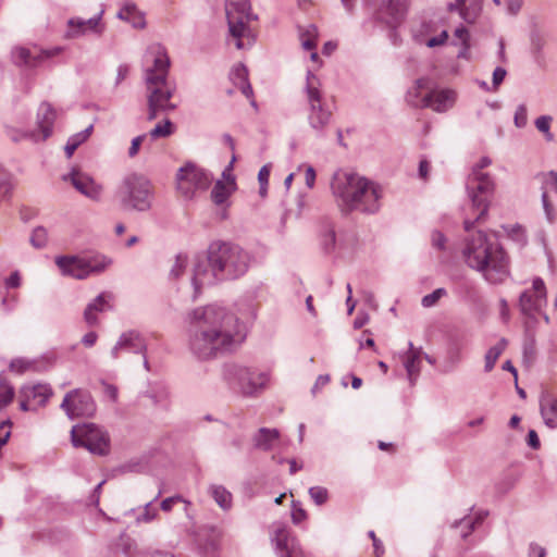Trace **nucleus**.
<instances>
[{
    "mask_svg": "<svg viewBox=\"0 0 557 557\" xmlns=\"http://www.w3.org/2000/svg\"><path fill=\"white\" fill-rule=\"evenodd\" d=\"M188 347L199 359L231 351L245 338V326L225 308L208 305L187 313Z\"/></svg>",
    "mask_w": 557,
    "mask_h": 557,
    "instance_id": "f257e3e1",
    "label": "nucleus"
},
{
    "mask_svg": "<svg viewBox=\"0 0 557 557\" xmlns=\"http://www.w3.org/2000/svg\"><path fill=\"white\" fill-rule=\"evenodd\" d=\"M251 262V257L238 244L230 240H212L207 248L206 259L194 264L193 285L197 293L205 285L232 281L243 276Z\"/></svg>",
    "mask_w": 557,
    "mask_h": 557,
    "instance_id": "f03ea898",
    "label": "nucleus"
},
{
    "mask_svg": "<svg viewBox=\"0 0 557 557\" xmlns=\"http://www.w3.org/2000/svg\"><path fill=\"white\" fill-rule=\"evenodd\" d=\"M462 255L466 263L482 273L491 284H500L509 276V258L497 239L478 231L466 238Z\"/></svg>",
    "mask_w": 557,
    "mask_h": 557,
    "instance_id": "7ed1b4c3",
    "label": "nucleus"
},
{
    "mask_svg": "<svg viewBox=\"0 0 557 557\" xmlns=\"http://www.w3.org/2000/svg\"><path fill=\"white\" fill-rule=\"evenodd\" d=\"M331 189L338 208L344 213L351 211L375 213L380 209L381 188L357 173L335 172Z\"/></svg>",
    "mask_w": 557,
    "mask_h": 557,
    "instance_id": "20e7f679",
    "label": "nucleus"
},
{
    "mask_svg": "<svg viewBox=\"0 0 557 557\" xmlns=\"http://www.w3.org/2000/svg\"><path fill=\"white\" fill-rule=\"evenodd\" d=\"M145 62L147 64L145 81L148 91V120L152 121L160 113L176 108L170 102L175 86L168 81L170 58L161 44H152L147 48Z\"/></svg>",
    "mask_w": 557,
    "mask_h": 557,
    "instance_id": "39448f33",
    "label": "nucleus"
},
{
    "mask_svg": "<svg viewBox=\"0 0 557 557\" xmlns=\"http://www.w3.org/2000/svg\"><path fill=\"white\" fill-rule=\"evenodd\" d=\"M466 188L473 210L478 211L473 220L465 219L463 221L465 230L470 232L475 223L485 220L496 184L488 173L471 172L467 178Z\"/></svg>",
    "mask_w": 557,
    "mask_h": 557,
    "instance_id": "423d86ee",
    "label": "nucleus"
},
{
    "mask_svg": "<svg viewBox=\"0 0 557 557\" xmlns=\"http://www.w3.org/2000/svg\"><path fill=\"white\" fill-rule=\"evenodd\" d=\"M305 92L308 103V124L317 137H324L326 128L332 121L333 113L323 101L320 82L311 71L307 72Z\"/></svg>",
    "mask_w": 557,
    "mask_h": 557,
    "instance_id": "0eeeda50",
    "label": "nucleus"
},
{
    "mask_svg": "<svg viewBox=\"0 0 557 557\" xmlns=\"http://www.w3.org/2000/svg\"><path fill=\"white\" fill-rule=\"evenodd\" d=\"M223 377L231 388L245 396H252L263 391L269 381L267 372H259L236 363L224 366Z\"/></svg>",
    "mask_w": 557,
    "mask_h": 557,
    "instance_id": "6e6552de",
    "label": "nucleus"
},
{
    "mask_svg": "<svg viewBox=\"0 0 557 557\" xmlns=\"http://www.w3.org/2000/svg\"><path fill=\"white\" fill-rule=\"evenodd\" d=\"M225 10L230 34L236 39V48L246 47L243 38H247L248 45H251L255 36L247 24L257 20V15L252 14L249 0H227Z\"/></svg>",
    "mask_w": 557,
    "mask_h": 557,
    "instance_id": "1a4fd4ad",
    "label": "nucleus"
},
{
    "mask_svg": "<svg viewBox=\"0 0 557 557\" xmlns=\"http://www.w3.org/2000/svg\"><path fill=\"white\" fill-rule=\"evenodd\" d=\"M55 263L63 275L84 280L91 274H98L104 271L111 263V260L104 256L86 258L77 256H61L57 257Z\"/></svg>",
    "mask_w": 557,
    "mask_h": 557,
    "instance_id": "9d476101",
    "label": "nucleus"
},
{
    "mask_svg": "<svg viewBox=\"0 0 557 557\" xmlns=\"http://www.w3.org/2000/svg\"><path fill=\"white\" fill-rule=\"evenodd\" d=\"M212 175L193 162H187L176 173V189L182 198L191 200L198 191L206 190L211 182Z\"/></svg>",
    "mask_w": 557,
    "mask_h": 557,
    "instance_id": "9b49d317",
    "label": "nucleus"
},
{
    "mask_svg": "<svg viewBox=\"0 0 557 557\" xmlns=\"http://www.w3.org/2000/svg\"><path fill=\"white\" fill-rule=\"evenodd\" d=\"M71 438L75 447H85L95 455L104 456L110 450L108 433L92 423L73 426Z\"/></svg>",
    "mask_w": 557,
    "mask_h": 557,
    "instance_id": "f8f14e48",
    "label": "nucleus"
},
{
    "mask_svg": "<svg viewBox=\"0 0 557 557\" xmlns=\"http://www.w3.org/2000/svg\"><path fill=\"white\" fill-rule=\"evenodd\" d=\"M61 52V47L39 49L37 47L27 48L16 46L11 51V59L18 67L35 69L41 65L45 61L59 55Z\"/></svg>",
    "mask_w": 557,
    "mask_h": 557,
    "instance_id": "ddd939ff",
    "label": "nucleus"
},
{
    "mask_svg": "<svg viewBox=\"0 0 557 557\" xmlns=\"http://www.w3.org/2000/svg\"><path fill=\"white\" fill-rule=\"evenodd\" d=\"M57 111L49 102H41L37 111V131L24 132L12 137L13 140L30 139L44 141L52 135Z\"/></svg>",
    "mask_w": 557,
    "mask_h": 557,
    "instance_id": "4468645a",
    "label": "nucleus"
},
{
    "mask_svg": "<svg viewBox=\"0 0 557 557\" xmlns=\"http://www.w3.org/2000/svg\"><path fill=\"white\" fill-rule=\"evenodd\" d=\"M407 1L408 0H380L375 9V18L393 29V37H396L395 29L405 18Z\"/></svg>",
    "mask_w": 557,
    "mask_h": 557,
    "instance_id": "2eb2a0df",
    "label": "nucleus"
},
{
    "mask_svg": "<svg viewBox=\"0 0 557 557\" xmlns=\"http://www.w3.org/2000/svg\"><path fill=\"white\" fill-rule=\"evenodd\" d=\"M546 287L541 277H535L532 287L525 289L519 297L521 312L528 317H534L546 305Z\"/></svg>",
    "mask_w": 557,
    "mask_h": 557,
    "instance_id": "dca6fc26",
    "label": "nucleus"
},
{
    "mask_svg": "<svg viewBox=\"0 0 557 557\" xmlns=\"http://www.w3.org/2000/svg\"><path fill=\"white\" fill-rule=\"evenodd\" d=\"M139 174L136 171L125 173L116 188L115 196L125 210H136L139 203Z\"/></svg>",
    "mask_w": 557,
    "mask_h": 557,
    "instance_id": "f3484780",
    "label": "nucleus"
},
{
    "mask_svg": "<svg viewBox=\"0 0 557 557\" xmlns=\"http://www.w3.org/2000/svg\"><path fill=\"white\" fill-rule=\"evenodd\" d=\"M61 408L73 419L81 416H90L95 411V404L88 393L73 389L64 396Z\"/></svg>",
    "mask_w": 557,
    "mask_h": 557,
    "instance_id": "a211bd4d",
    "label": "nucleus"
},
{
    "mask_svg": "<svg viewBox=\"0 0 557 557\" xmlns=\"http://www.w3.org/2000/svg\"><path fill=\"white\" fill-rule=\"evenodd\" d=\"M51 395L52 389L47 384L24 386L20 395V409L23 411L37 410L46 405Z\"/></svg>",
    "mask_w": 557,
    "mask_h": 557,
    "instance_id": "6ab92c4d",
    "label": "nucleus"
},
{
    "mask_svg": "<svg viewBox=\"0 0 557 557\" xmlns=\"http://www.w3.org/2000/svg\"><path fill=\"white\" fill-rule=\"evenodd\" d=\"M271 540L278 557H304L301 547L294 537H290L285 525L277 524Z\"/></svg>",
    "mask_w": 557,
    "mask_h": 557,
    "instance_id": "aec40b11",
    "label": "nucleus"
},
{
    "mask_svg": "<svg viewBox=\"0 0 557 557\" xmlns=\"http://www.w3.org/2000/svg\"><path fill=\"white\" fill-rule=\"evenodd\" d=\"M64 181H71L72 185L81 194L86 197L98 200L101 195V187L97 185L89 176L73 170L71 173L63 176Z\"/></svg>",
    "mask_w": 557,
    "mask_h": 557,
    "instance_id": "412c9836",
    "label": "nucleus"
},
{
    "mask_svg": "<svg viewBox=\"0 0 557 557\" xmlns=\"http://www.w3.org/2000/svg\"><path fill=\"white\" fill-rule=\"evenodd\" d=\"M483 0H455L447 4L449 12H458L459 16L469 24L476 21L482 12Z\"/></svg>",
    "mask_w": 557,
    "mask_h": 557,
    "instance_id": "4be33fe9",
    "label": "nucleus"
},
{
    "mask_svg": "<svg viewBox=\"0 0 557 557\" xmlns=\"http://www.w3.org/2000/svg\"><path fill=\"white\" fill-rule=\"evenodd\" d=\"M112 295L103 292L92 299L84 310V320L89 326H96L99 323L98 313L111 310Z\"/></svg>",
    "mask_w": 557,
    "mask_h": 557,
    "instance_id": "5701e85b",
    "label": "nucleus"
},
{
    "mask_svg": "<svg viewBox=\"0 0 557 557\" xmlns=\"http://www.w3.org/2000/svg\"><path fill=\"white\" fill-rule=\"evenodd\" d=\"M540 412L547 428H557V397L548 389L541 392Z\"/></svg>",
    "mask_w": 557,
    "mask_h": 557,
    "instance_id": "b1692460",
    "label": "nucleus"
},
{
    "mask_svg": "<svg viewBox=\"0 0 557 557\" xmlns=\"http://www.w3.org/2000/svg\"><path fill=\"white\" fill-rule=\"evenodd\" d=\"M456 100V94L450 89H440L435 90L430 85V89L428 91V106L425 108H431L436 112H445L450 109Z\"/></svg>",
    "mask_w": 557,
    "mask_h": 557,
    "instance_id": "393cba45",
    "label": "nucleus"
},
{
    "mask_svg": "<svg viewBox=\"0 0 557 557\" xmlns=\"http://www.w3.org/2000/svg\"><path fill=\"white\" fill-rule=\"evenodd\" d=\"M431 81L426 77L418 78L407 90L406 101L413 108H425L428 106V91Z\"/></svg>",
    "mask_w": 557,
    "mask_h": 557,
    "instance_id": "a878e982",
    "label": "nucleus"
},
{
    "mask_svg": "<svg viewBox=\"0 0 557 557\" xmlns=\"http://www.w3.org/2000/svg\"><path fill=\"white\" fill-rule=\"evenodd\" d=\"M139 333L136 331L124 332L114 347L111 349V357L119 359L124 355L138 352Z\"/></svg>",
    "mask_w": 557,
    "mask_h": 557,
    "instance_id": "bb28decb",
    "label": "nucleus"
},
{
    "mask_svg": "<svg viewBox=\"0 0 557 557\" xmlns=\"http://www.w3.org/2000/svg\"><path fill=\"white\" fill-rule=\"evenodd\" d=\"M145 398L153 407L162 409L168 408L169 405V393L168 388L163 383H151L145 392Z\"/></svg>",
    "mask_w": 557,
    "mask_h": 557,
    "instance_id": "cd10ccee",
    "label": "nucleus"
},
{
    "mask_svg": "<svg viewBox=\"0 0 557 557\" xmlns=\"http://www.w3.org/2000/svg\"><path fill=\"white\" fill-rule=\"evenodd\" d=\"M100 15L101 13L98 16L90 17L88 20L79 17L70 18L67 22L70 29L66 33V37L75 38L85 34L86 30H96L100 21Z\"/></svg>",
    "mask_w": 557,
    "mask_h": 557,
    "instance_id": "c85d7f7f",
    "label": "nucleus"
},
{
    "mask_svg": "<svg viewBox=\"0 0 557 557\" xmlns=\"http://www.w3.org/2000/svg\"><path fill=\"white\" fill-rule=\"evenodd\" d=\"M278 437L280 432L276 429L260 428L252 437L253 447L268 451L273 448Z\"/></svg>",
    "mask_w": 557,
    "mask_h": 557,
    "instance_id": "c756f323",
    "label": "nucleus"
},
{
    "mask_svg": "<svg viewBox=\"0 0 557 557\" xmlns=\"http://www.w3.org/2000/svg\"><path fill=\"white\" fill-rule=\"evenodd\" d=\"M409 350L406 352L404 357V367L407 371V375L410 380V383L413 384L414 380L420 373V351L413 348L411 342H409Z\"/></svg>",
    "mask_w": 557,
    "mask_h": 557,
    "instance_id": "7c9ffc66",
    "label": "nucleus"
},
{
    "mask_svg": "<svg viewBox=\"0 0 557 557\" xmlns=\"http://www.w3.org/2000/svg\"><path fill=\"white\" fill-rule=\"evenodd\" d=\"M546 40L545 36L539 30L533 29L530 33V51L534 59V61L537 64H542L544 61V47H545Z\"/></svg>",
    "mask_w": 557,
    "mask_h": 557,
    "instance_id": "2f4dec72",
    "label": "nucleus"
},
{
    "mask_svg": "<svg viewBox=\"0 0 557 557\" xmlns=\"http://www.w3.org/2000/svg\"><path fill=\"white\" fill-rule=\"evenodd\" d=\"M508 345V341L505 337H502L498 343L492 346L484 356V371L486 373L491 372L499 356L505 351Z\"/></svg>",
    "mask_w": 557,
    "mask_h": 557,
    "instance_id": "473e14b6",
    "label": "nucleus"
},
{
    "mask_svg": "<svg viewBox=\"0 0 557 557\" xmlns=\"http://www.w3.org/2000/svg\"><path fill=\"white\" fill-rule=\"evenodd\" d=\"M454 36L459 40L460 49L457 52L458 59L470 60V34L465 26L457 27L455 29Z\"/></svg>",
    "mask_w": 557,
    "mask_h": 557,
    "instance_id": "72a5a7b5",
    "label": "nucleus"
},
{
    "mask_svg": "<svg viewBox=\"0 0 557 557\" xmlns=\"http://www.w3.org/2000/svg\"><path fill=\"white\" fill-rule=\"evenodd\" d=\"M236 187H232L225 184V182L219 180L215 182L211 190V199L216 206L226 203L227 199Z\"/></svg>",
    "mask_w": 557,
    "mask_h": 557,
    "instance_id": "f704fd0d",
    "label": "nucleus"
},
{
    "mask_svg": "<svg viewBox=\"0 0 557 557\" xmlns=\"http://www.w3.org/2000/svg\"><path fill=\"white\" fill-rule=\"evenodd\" d=\"M210 494L215 503L224 510L232 506V494L222 485H211Z\"/></svg>",
    "mask_w": 557,
    "mask_h": 557,
    "instance_id": "c9c22d12",
    "label": "nucleus"
},
{
    "mask_svg": "<svg viewBox=\"0 0 557 557\" xmlns=\"http://www.w3.org/2000/svg\"><path fill=\"white\" fill-rule=\"evenodd\" d=\"M485 515L480 513L474 519L470 518H462L460 520H456L451 527L458 528V527H465V530L461 532L462 539H467L475 529L476 524L481 523L484 519Z\"/></svg>",
    "mask_w": 557,
    "mask_h": 557,
    "instance_id": "e433bc0d",
    "label": "nucleus"
},
{
    "mask_svg": "<svg viewBox=\"0 0 557 557\" xmlns=\"http://www.w3.org/2000/svg\"><path fill=\"white\" fill-rule=\"evenodd\" d=\"M174 125L169 119H164L162 122L156 124V126L149 132L151 139L165 138L173 134Z\"/></svg>",
    "mask_w": 557,
    "mask_h": 557,
    "instance_id": "4c0bfd02",
    "label": "nucleus"
},
{
    "mask_svg": "<svg viewBox=\"0 0 557 557\" xmlns=\"http://www.w3.org/2000/svg\"><path fill=\"white\" fill-rule=\"evenodd\" d=\"M117 546L121 548L125 557H137L136 541L134 539H131L128 534H121Z\"/></svg>",
    "mask_w": 557,
    "mask_h": 557,
    "instance_id": "58836bf2",
    "label": "nucleus"
},
{
    "mask_svg": "<svg viewBox=\"0 0 557 557\" xmlns=\"http://www.w3.org/2000/svg\"><path fill=\"white\" fill-rule=\"evenodd\" d=\"M301 46L305 50H313L317 46V27L309 25L306 32L300 33Z\"/></svg>",
    "mask_w": 557,
    "mask_h": 557,
    "instance_id": "ea45409f",
    "label": "nucleus"
},
{
    "mask_svg": "<svg viewBox=\"0 0 557 557\" xmlns=\"http://www.w3.org/2000/svg\"><path fill=\"white\" fill-rule=\"evenodd\" d=\"M553 117L550 115H541L539 116L534 124L539 132L544 134V137L547 141L554 140V134L550 132V124Z\"/></svg>",
    "mask_w": 557,
    "mask_h": 557,
    "instance_id": "a19ab883",
    "label": "nucleus"
},
{
    "mask_svg": "<svg viewBox=\"0 0 557 557\" xmlns=\"http://www.w3.org/2000/svg\"><path fill=\"white\" fill-rule=\"evenodd\" d=\"M13 189L12 175L8 172L0 173V202L10 197Z\"/></svg>",
    "mask_w": 557,
    "mask_h": 557,
    "instance_id": "79ce46f5",
    "label": "nucleus"
},
{
    "mask_svg": "<svg viewBox=\"0 0 557 557\" xmlns=\"http://www.w3.org/2000/svg\"><path fill=\"white\" fill-rule=\"evenodd\" d=\"M188 263V258L184 253H178L175 258V262L170 270L171 278H178L185 271Z\"/></svg>",
    "mask_w": 557,
    "mask_h": 557,
    "instance_id": "37998d69",
    "label": "nucleus"
},
{
    "mask_svg": "<svg viewBox=\"0 0 557 557\" xmlns=\"http://www.w3.org/2000/svg\"><path fill=\"white\" fill-rule=\"evenodd\" d=\"M541 201H542V206H543V210H544L546 220L550 224L555 223L557 213H556L554 205L549 200V197H548V194L546 190H543L542 196H541Z\"/></svg>",
    "mask_w": 557,
    "mask_h": 557,
    "instance_id": "c03bdc74",
    "label": "nucleus"
},
{
    "mask_svg": "<svg viewBox=\"0 0 557 557\" xmlns=\"http://www.w3.org/2000/svg\"><path fill=\"white\" fill-rule=\"evenodd\" d=\"M536 178L542 183V188H552L557 193V172L552 170L545 173H539Z\"/></svg>",
    "mask_w": 557,
    "mask_h": 557,
    "instance_id": "a18cd8bd",
    "label": "nucleus"
},
{
    "mask_svg": "<svg viewBox=\"0 0 557 557\" xmlns=\"http://www.w3.org/2000/svg\"><path fill=\"white\" fill-rule=\"evenodd\" d=\"M446 295H447V290L445 288H443V287L436 288L432 293L422 297L421 305L424 308H431V307L435 306L438 302V300Z\"/></svg>",
    "mask_w": 557,
    "mask_h": 557,
    "instance_id": "49530a36",
    "label": "nucleus"
},
{
    "mask_svg": "<svg viewBox=\"0 0 557 557\" xmlns=\"http://www.w3.org/2000/svg\"><path fill=\"white\" fill-rule=\"evenodd\" d=\"M48 235L47 230L42 226L36 227L30 236V244L35 248H44L47 244Z\"/></svg>",
    "mask_w": 557,
    "mask_h": 557,
    "instance_id": "de8ad7c7",
    "label": "nucleus"
},
{
    "mask_svg": "<svg viewBox=\"0 0 557 557\" xmlns=\"http://www.w3.org/2000/svg\"><path fill=\"white\" fill-rule=\"evenodd\" d=\"M231 79L233 81L234 85L239 87L240 84L248 81V71L246 66L242 63L237 64L233 67L231 72Z\"/></svg>",
    "mask_w": 557,
    "mask_h": 557,
    "instance_id": "09e8293b",
    "label": "nucleus"
},
{
    "mask_svg": "<svg viewBox=\"0 0 557 557\" xmlns=\"http://www.w3.org/2000/svg\"><path fill=\"white\" fill-rule=\"evenodd\" d=\"M309 495L315 505L321 506L329 499V492L323 486H312L309 488Z\"/></svg>",
    "mask_w": 557,
    "mask_h": 557,
    "instance_id": "8fccbe9b",
    "label": "nucleus"
},
{
    "mask_svg": "<svg viewBox=\"0 0 557 557\" xmlns=\"http://www.w3.org/2000/svg\"><path fill=\"white\" fill-rule=\"evenodd\" d=\"M14 397V389L7 383L0 382V409L8 406Z\"/></svg>",
    "mask_w": 557,
    "mask_h": 557,
    "instance_id": "3c124183",
    "label": "nucleus"
},
{
    "mask_svg": "<svg viewBox=\"0 0 557 557\" xmlns=\"http://www.w3.org/2000/svg\"><path fill=\"white\" fill-rule=\"evenodd\" d=\"M513 123L516 127L523 128L528 123V110L525 104H519L516 109Z\"/></svg>",
    "mask_w": 557,
    "mask_h": 557,
    "instance_id": "603ef678",
    "label": "nucleus"
},
{
    "mask_svg": "<svg viewBox=\"0 0 557 557\" xmlns=\"http://www.w3.org/2000/svg\"><path fill=\"white\" fill-rule=\"evenodd\" d=\"M335 231L331 225H327L322 236V245L326 251H330L335 246Z\"/></svg>",
    "mask_w": 557,
    "mask_h": 557,
    "instance_id": "864d4df0",
    "label": "nucleus"
},
{
    "mask_svg": "<svg viewBox=\"0 0 557 557\" xmlns=\"http://www.w3.org/2000/svg\"><path fill=\"white\" fill-rule=\"evenodd\" d=\"M158 512H159V509L153 504V499L148 502L144 507V511L141 512V521L150 522V521L154 520L158 516Z\"/></svg>",
    "mask_w": 557,
    "mask_h": 557,
    "instance_id": "5fc2aeb1",
    "label": "nucleus"
},
{
    "mask_svg": "<svg viewBox=\"0 0 557 557\" xmlns=\"http://www.w3.org/2000/svg\"><path fill=\"white\" fill-rule=\"evenodd\" d=\"M92 129H94V125L90 124L84 131L72 135L67 140H70L72 144H75L77 147H79L83 143H85L89 138V136L92 133Z\"/></svg>",
    "mask_w": 557,
    "mask_h": 557,
    "instance_id": "6e6d98bb",
    "label": "nucleus"
},
{
    "mask_svg": "<svg viewBox=\"0 0 557 557\" xmlns=\"http://www.w3.org/2000/svg\"><path fill=\"white\" fill-rule=\"evenodd\" d=\"M307 519V512L304 508L300 507L298 502L293 500V509H292V521L295 524H299L304 520Z\"/></svg>",
    "mask_w": 557,
    "mask_h": 557,
    "instance_id": "4d7b16f0",
    "label": "nucleus"
},
{
    "mask_svg": "<svg viewBox=\"0 0 557 557\" xmlns=\"http://www.w3.org/2000/svg\"><path fill=\"white\" fill-rule=\"evenodd\" d=\"M506 75H507V71L502 66H497L494 70L493 79H492L493 90H497L499 85L504 82Z\"/></svg>",
    "mask_w": 557,
    "mask_h": 557,
    "instance_id": "13d9d810",
    "label": "nucleus"
},
{
    "mask_svg": "<svg viewBox=\"0 0 557 557\" xmlns=\"http://www.w3.org/2000/svg\"><path fill=\"white\" fill-rule=\"evenodd\" d=\"M235 160H236V157H235V154H233L230 164L224 169V171L222 173L223 178L226 181L225 184L228 186H232V187H236L235 177L231 173V171L233 169V163L235 162Z\"/></svg>",
    "mask_w": 557,
    "mask_h": 557,
    "instance_id": "bf43d9fd",
    "label": "nucleus"
},
{
    "mask_svg": "<svg viewBox=\"0 0 557 557\" xmlns=\"http://www.w3.org/2000/svg\"><path fill=\"white\" fill-rule=\"evenodd\" d=\"M28 368H30V362L25 359H14L10 363V369L17 373L25 372Z\"/></svg>",
    "mask_w": 557,
    "mask_h": 557,
    "instance_id": "052dcab7",
    "label": "nucleus"
},
{
    "mask_svg": "<svg viewBox=\"0 0 557 557\" xmlns=\"http://www.w3.org/2000/svg\"><path fill=\"white\" fill-rule=\"evenodd\" d=\"M11 422L3 421L0 423V448L7 444L10 435H11Z\"/></svg>",
    "mask_w": 557,
    "mask_h": 557,
    "instance_id": "680f3d73",
    "label": "nucleus"
},
{
    "mask_svg": "<svg viewBox=\"0 0 557 557\" xmlns=\"http://www.w3.org/2000/svg\"><path fill=\"white\" fill-rule=\"evenodd\" d=\"M150 189H149V183L148 182H141V211L149 209L151 207L150 200H148Z\"/></svg>",
    "mask_w": 557,
    "mask_h": 557,
    "instance_id": "e2e57ef3",
    "label": "nucleus"
},
{
    "mask_svg": "<svg viewBox=\"0 0 557 557\" xmlns=\"http://www.w3.org/2000/svg\"><path fill=\"white\" fill-rule=\"evenodd\" d=\"M305 166H306L305 183H306V186L311 189V188H313L314 183H315V177H317L315 170L313 169L312 165H305Z\"/></svg>",
    "mask_w": 557,
    "mask_h": 557,
    "instance_id": "0e129e2a",
    "label": "nucleus"
},
{
    "mask_svg": "<svg viewBox=\"0 0 557 557\" xmlns=\"http://www.w3.org/2000/svg\"><path fill=\"white\" fill-rule=\"evenodd\" d=\"M448 39V33L443 30L438 36L432 37L426 41L429 48H434L446 42Z\"/></svg>",
    "mask_w": 557,
    "mask_h": 557,
    "instance_id": "69168bd1",
    "label": "nucleus"
},
{
    "mask_svg": "<svg viewBox=\"0 0 557 557\" xmlns=\"http://www.w3.org/2000/svg\"><path fill=\"white\" fill-rule=\"evenodd\" d=\"M177 502H185L183 499L182 496L180 495H176V496H172V497H168L165 499H163L160 504V508L163 510V511H170L172 508H173V505L176 504Z\"/></svg>",
    "mask_w": 557,
    "mask_h": 557,
    "instance_id": "338daca9",
    "label": "nucleus"
},
{
    "mask_svg": "<svg viewBox=\"0 0 557 557\" xmlns=\"http://www.w3.org/2000/svg\"><path fill=\"white\" fill-rule=\"evenodd\" d=\"M530 557H546V549L536 543H531L529 546Z\"/></svg>",
    "mask_w": 557,
    "mask_h": 557,
    "instance_id": "774afa93",
    "label": "nucleus"
}]
</instances>
